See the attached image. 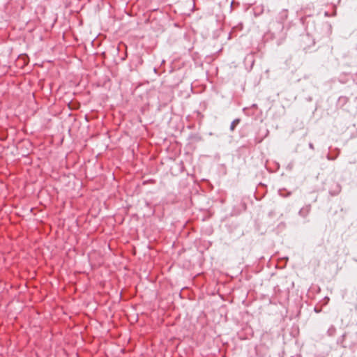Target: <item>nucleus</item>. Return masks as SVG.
<instances>
[{"mask_svg": "<svg viewBox=\"0 0 357 357\" xmlns=\"http://www.w3.org/2000/svg\"><path fill=\"white\" fill-rule=\"evenodd\" d=\"M240 122V120L239 119H235L231 123V126H230V130L231 131L234 130V129L236 128V126Z\"/></svg>", "mask_w": 357, "mask_h": 357, "instance_id": "1", "label": "nucleus"}, {"mask_svg": "<svg viewBox=\"0 0 357 357\" xmlns=\"http://www.w3.org/2000/svg\"><path fill=\"white\" fill-rule=\"evenodd\" d=\"M335 332H336V329H335V328L333 326H331L328 328V331H327V333H328V335L329 336H333V335H335Z\"/></svg>", "mask_w": 357, "mask_h": 357, "instance_id": "2", "label": "nucleus"}, {"mask_svg": "<svg viewBox=\"0 0 357 357\" xmlns=\"http://www.w3.org/2000/svg\"><path fill=\"white\" fill-rule=\"evenodd\" d=\"M337 189L336 190V192L337 193V192H339L340 191V187L338 185H337Z\"/></svg>", "mask_w": 357, "mask_h": 357, "instance_id": "3", "label": "nucleus"}, {"mask_svg": "<svg viewBox=\"0 0 357 357\" xmlns=\"http://www.w3.org/2000/svg\"><path fill=\"white\" fill-rule=\"evenodd\" d=\"M309 146H310V149H314V146H313V144H311V143H310V144H309Z\"/></svg>", "mask_w": 357, "mask_h": 357, "instance_id": "4", "label": "nucleus"}, {"mask_svg": "<svg viewBox=\"0 0 357 357\" xmlns=\"http://www.w3.org/2000/svg\"><path fill=\"white\" fill-rule=\"evenodd\" d=\"M328 160H333L334 158H331V157L328 156Z\"/></svg>", "mask_w": 357, "mask_h": 357, "instance_id": "5", "label": "nucleus"}]
</instances>
